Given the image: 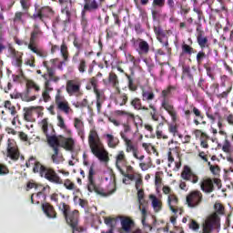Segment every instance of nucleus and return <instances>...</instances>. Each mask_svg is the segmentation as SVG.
I'll return each instance as SVG.
<instances>
[{"instance_id":"f257e3e1","label":"nucleus","mask_w":233,"mask_h":233,"mask_svg":"<svg viewBox=\"0 0 233 233\" xmlns=\"http://www.w3.org/2000/svg\"><path fill=\"white\" fill-rule=\"evenodd\" d=\"M88 145L92 154H94V156H96L99 161L107 163L108 152L105 150V147H103V143H101V139L99 138V135H97L96 130H91L89 132Z\"/></svg>"},{"instance_id":"f03ea898","label":"nucleus","mask_w":233,"mask_h":233,"mask_svg":"<svg viewBox=\"0 0 233 233\" xmlns=\"http://www.w3.org/2000/svg\"><path fill=\"white\" fill-rule=\"evenodd\" d=\"M58 208L66 218L67 225H70L71 228H73V233L83 232V228L77 225L79 223V211L74 210L70 212V206L66 205L65 202H61L58 205Z\"/></svg>"},{"instance_id":"7ed1b4c3","label":"nucleus","mask_w":233,"mask_h":233,"mask_svg":"<svg viewBox=\"0 0 233 233\" xmlns=\"http://www.w3.org/2000/svg\"><path fill=\"white\" fill-rule=\"evenodd\" d=\"M39 126L43 134H45L47 143L53 147V150L59 149V140H57V137H56V131L54 130V126L48 123V118H44Z\"/></svg>"},{"instance_id":"20e7f679","label":"nucleus","mask_w":233,"mask_h":233,"mask_svg":"<svg viewBox=\"0 0 233 233\" xmlns=\"http://www.w3.org/2000/svg\"><path fill=\"white\" fill-rule=\"evenodd\" d=\"M33 172H39L41 177H45L47 181L51 183H56V185H62L63 180L54 169L46 168L41 163L36 162L33 167Z\"/></svg>"},{"instance_id":"39448f33","label":"nucleus","mask_w":233,"mask_h":233,"mask_svg":"<svg viewBox=\"0 0 233 233\" xmlns=\"http://www.w3.org/2000/svg\"><path fill=\"white\" fill-rule=\"evenodd\" d=\"M174 92H176V86H169L161 93V106L167 110L169 116H171L172 119H176L177 116L176 109H174V106L170 102V97Z\"/></svg>"},{"instance_id":"423d86ee","label":"nucleus","mask_w":233,"mask_h":233,"mask_svg":"<svg viewBox=\"0 0 233 233\" xmlns=\"http://www.w3.org/2000/svg\"><path fill=\"white\" fill-rule=\"evenodd\" d=\"M52 17H54V11L49 6H45L35 9L31 19H34V21H41L46 25V28H50L48 26V21H50Z\"/></svg>"},{"instance_id":"0eeeda50","label":"nucleus","mask_w":233,"mask_h":233,"mask_svg":"<svg viewBox=\"0 0 233 233\" xmlns=\"http://www.w3.org/2000/svg\"><path fill=\"white\" fill-rule=\"evenodd\" d=\"M219 230H221L219 218L216 216H211L204 221L201 233H219Z\"/></svg>"},{"instance_id":"6e6552de","label":"nucleus","mask_w":233,"mask_h":233,"mask_svg":"<svg viewBox=\"0 0 233 233\" xmlns=\"http://www.w3.org/2000/svg\"><path fill=\"white\" fill-rule=\"evenodd\" d=\"M44 66L47 68V74L43 75L45 79V86L47 90H54L51 83H57V81H59V77L56 76V70H54V68L46 66V63H44Z\"/></svg>"},{"instance_id":"1a4fd4ad","label":"nucleus","mask_w":233,"mask_h":233,"mask_svg":"<svg viewBox=\"0 0 233 233\" xmlns=\"http://www.w3.org/2000/svg\"><path fill=\"white\" fill-rule=\"evenodd\" d=\"M55 103L56 105V108L60 110V112H64V114H71L72 108L70 107V105L68 104V101L65 96H61V94H57L56 96Z\"/></svg>"},{"instance_id":"9d476101","label":"nucleus","mask_w":233,"mask_h":233,"mask_svg":"<svg viewBox=\"0 0 233 233\" xmlns=\"http://www.w3.org/2000/svg\"><path fill=\"white\" fill-rule=\"evenodd\" d=\"M66 92L69 94V96H76V97L83 96V92L81 91V82L77 80L67 81Z\"/></svg>"},{"instance_id":"9b49d317","label":"nucleus","mask_w":233,"mask_h":233,"mask_svg":"<svg viewBox=\"0 0 233 233\" xmlns=\"http://www.w3.org/2000/svg\"><path fill=\"white\" fill-rule=\"evenodd\" d=\"M41 35V31H33L31 33L30 37V43L28 45L29 50L34 52V54H36V56H39V57H45V54L37 49L35 46V44L37 43V39H39V36Z\"/></svg>"},{"instance_id":"f8f14e48","label":"nucleus","mask_w":233,"mask_h":233,"mask_svg":"<svg viewBox=\"0 0 233 233\" xmlns=\"http://www.w3.org/2000/svg\"><path fill=\"white\" fill-rule=\"evenodd\" d=\"M133 46L139 56H147L150 50V46L148 43L141 38H138L134 41Z\"/></svg>"},{"instance_id":"ddd939ff","label":"nucleus","mask_w":233,"mask_h":233,"mask_svg":"<svg viewBox=\"0 0 233 233\" xmlns=\"http://www.w3.org/2000/svg\"><path fill=\"white\" fill-rule=\"evenodd\" d=\"M201 199H203V194L199 191H193L187 197V203L188 207L194 208V207H198L201 203Z\"/></svg>"},{"instance_id":"4468645a","label":"nucleus","mask_w":233,"mask_h":233,"mask_svg":"<svg viewBox=\"0 0 233 233\" xmlns=\"http://www.w3.org/2000/svg\"><path fill=\"white\" fill-rule=\"evenodd\" d=\"M7 156L12 158L13 161H17V159H19V150H17V146H15V141L14 140L8 139Z\"/></svg>"},{"instance_id":"2eb2a0df","label":"nucleus","mask_w":233,"mask_h":233,"mask_svg":"<svg viewBox=\"0 0 233 233\" xmlns=\"http://www.w3.org/2000/svg\"><path fill=\"white\" fill-rule=\"evenodd\" d=\"M143 190L137 189V198H138V203H139V210L142 214V225L145 227L147 224L145 223V219L147 218V206L145 204V200L143 199Z\"/></svg>"},{"instance_id":"dca6fc26","label":"nucleus","mask_w":233,"mask_h":233,"mask_svg":"<svg viewBox=\"0 0 233 233\" xmlns=\"http://www.w3.org/2000/svg\"><path fill=\"white\" fill-rule=\"evenodd\" d=\"M73 125L82 141L85 140V122H83V119L75 117L73 119Z\"/></svg>"},{"instance_id":"f3484780","label":"nucleus","mask_w":233,"mask_h":233,"mask_svg":"<svg viewBox=\"0 0 233 233\" xmlns=\"http://www.w3.org/2000/svg\"><path fill=\"white\" fill-rule=\"evenodd\" d=\"M116 159V168L119 170L121 174H125V170L123 169V167H127V157H125V152H118Z\"/></svg>"},{"instance_id":"a211bd4d","label":"nucleus","mask_w":233,"mask_h":233,"mask_svg":"<svg viewBox=\"0 0 233 233\" xmlns=\"http://www.w3.org/2000/svg\"><path fill=\"white\" fill-rule=\"evenodd\" d=\"M167 202L168 207L173 214H177V212H179V214L183 213V210L177 208V197L176 195L170 194L168 196Z\"/></svg>"},{"instance_id":"6ab92c4d","label":"nucleus","mask_w":233,"mask_h":233,"mask_svg":"<svg viewBox=\"0 0 233 233\" xmlns=\"http://www.w3.org/2000/svg\"><path fill=\"white\" fill-rule=\"evenodd\" d=\"M94 166H91L88 173L87 189L90 192H96V194H99V189L97 188V186H96V182H94Z\"/></svg>"},{"instance_id":"aec40b11","label":"nucleus","mask_w":233,"mask_h":233,"mask_svg":"<svg viewBox=\"0 0 233 233\" xmlns=\"http://www.w3.org/2000/svg\"><path fill=\"white\" fill-rule=\"evenodd\" d=\"M156 35L157 39L163 44L167 49H168V31L167 30H157Z\"/></svg>"},{"instance_id":"412c9836","label":"nucleus","mask_w":233,"mask_h":233,"mask_svg":"<svg viewBox=\"0 0 233 233\" xmlns=\"http://www.w3.org/2000/svg\"><path fill=\"white\" fill-rule=\"evenodd\" d=\"M60 5L63 6L62 14H66V21H70V16L72 15V1L68 0H59Z\"/></svg>"},{"instance_id":"4be33fe9","label":"nucleus","mask_w":233,"mask_h":233,"mask_svg":"<svg viewBox=\"0 0 233 233\" xmlns=\"http://www.w3.org/2000/svg\"><path fill=\"white\" fill-rule=\"evenodd\" d=\"M181 177H183L186 181H191V183H198V176L194 175L190 170V167L187 166L184 167Z\"/></svg>"},{"instance_id":"5701e85b","label":"nucleus","mask_w":233,"mask_h":233,"mask_svg":"<svg viewBox=\"0 0 233 233\" xmlns=\"http://www.w3.org/2000/svg\"><path fill=\"white\" fill-rule=\"evenodd\" d=\"M85 3L84 10L82 11L83 15H85L86 12H96V10L99 9L97 0H86Z\"/></svg>"},{"instance_id":"b1692460","label":"nucleus","mask_w":233,"mask_h":233,"mask_svg":"<svg viewBox=\"0 0 233 233\" xmlns=\"http://www.w3.org/2000/svg\"><path fill=\"white\" fill-rule=\"evenodd\" d=\"M42 208L44 210V213L49 219H55V218H57V213H56V209H54V207L48 203L43 204Z\"/></svg>"},{"instance_id":"393cba45","label":"nucleus","mask_w":233,"mask_h":233,"mask_svg":"<svg viewBox=\"0 0 233 233\" xmlns=\"http://www.w3.org/2000/svg\"><path fill=\"white\" fill-rule=\"evenodd\" d=\"M200 188L203 192H206V194H210L214 192V182L212 179H206L201 182Z\"/></svg>"},{"instance_id":"a878e982","label":"nucleus","mask_w":233,"mask_h":233,"mask_svg":"<svg viewBox=\"0 0 233 233\" xmlns=\"http://www.w3.org/2000/svg\"><path fill=\"white\" fill-rule=\"evenodd\" d=\"M155 98H156V95L154 94V91H152V89L142 90L143 101H147V103H150V101H154Z\"/></svg>"},{"instance_id":"bb28decb","label":"nucleus","mask_w":233,"mask_h":233,"mask_svg":"<svg viewBox=\"0 0 233 233\" xmlns=\"http://www.w3.org/2000/svg\"><path fill=\"white\" fill-rule=\"evenodd\" d=\"M106 137L107 145L110 148H116V147L119 145V139L114 137V135L107 134L106 135Z\"/></svg>"},{"instance_id":"cd10ccee","label":"nucleus","mask_w":233,"mask_h":233,"mask_svg":"<svg viewBox=\"0 0 233 233\" xmlns=\"http://www.w3.org/2000/svg\"><path fill=\"white\" fill-rule=\"evenodd\" d=\"M198 43L201 48H205L207 46V44L208 43V38L205 35L203 31H199L198 33Z\"/></svg>"},{"instance_id":"c85d7f7f","label":"nucleus","mask_w":233,"mask_h":233,"mask_svg":"<svg viewBox=\"0 0 233 233\" xmlns=\"http://www.w3.org/2000/svg\"><path fill=\"white\" fill-rule=\"evenodd\" d=\"M134 225V222L130 220V218H122L121 219V227L122 230L124 232H130L132 230V226Z\"/></svg>"},{"instance_id":"c756f323","label":"nucleus","mask_w":233,"mask_h":233,"mask_svg":"<svg viewBox=\"0 0 233 233\" xmlns=\"http://www.w3.org/2000/svg\"><path fill=\"white\" fill-rule=\"evenodd\" d=\"M54 154L51 157L53 163L59 165V163H63L65 159L63 158V154L59 153V149H54Z\"/></svg>"},{"instance_id":"7c9ffc66","label":"nucleus","mask_w":233,"mask_h":233,"mask_svg":"<svg viewBox=\"0 0 233 233\" xmlns=\"http://www.w3.org/2000/svg\"><path fill=\"white\" fill-rule=\"evenodd\" d=\"M57 119H58L57 127H60L61 129L64 130V132H66V134L70 136L72 134V130H70L68 127H66V124H65V119H63V116H58Z\"/></svg>"},{"instance_id":"2f4dec72","label":"nucleus","mask_w":233,"mask_h":233,"mask_svg":"<svg viewBox=\"0 0 233 233\" xmlns=\"http://www.w3.org/2000/svg\"><path fill=\"white\" fill-rule=\"evenodd\" d=\"M122 139L126 143L127 147V152H135L136 147H134V144H132V140L128 139V137L125 136V134L122 133Z\"/></svg>"},{"instance_id":"473e14b6","label":"nucleus","mask_w":233,"mask_h":233,"mask_svg":"<svg viewBox=\"0 0 233 233\" xmlns=\"http://www.w3.org/2000/svg\"><path fill=\"white\" fill-rule=\"evenodd\" d=\"M127 172L124 171V174H122V176H124V177H127V179H130V181H134V179H136V175L132 174L134 168L131 166H124Z\"/></svg>"},{"instance_id":"72a5a7b5","label":"nucleus","mask_w":233,"mask_h":233,"mask_svg":"<svg viewBox=\"0 0 233 233\" xmlns=\"http://www.w3.org/2000/svg\"><path fill=\"white\" fill-rule=\"evenodd\" d=\"M37 194H36V198H38V199H40V198H43L44 199H46V192H50V187L46 186V187H39Z\"/></svg>"},{"instance_id":"f704fd0d","label":"nucleus","mask_w":233,"mask_h":233,"mask_svg":"<svg viewBox=\"0 0 233 233\" xmlns=\"http://www.w3.org/2000/svg\"><path fill=\"white\" fill-rule=\"evenodd\" d=\"M150 198L152 199V207L155 212H159L161 210V201L154 195H151Z\"/></svg>"},{"instance_id":"c9c22d12","label":"nucleus","mask_w":233,"mask_h":233,"mask_svg":"<svg viewBox=\"0 0 233 233\" xmlns=\"http://www.w3.org/2000/svg\"><path fill=\"white\" fill-rule=\"evenodd\" d=\"M34 111V107H25L24 108V119L25 121H32V112Z\"/></svg>"},{"instance_id":"e433bc0d","label":"nucleus","mask_w":233,"mask_h":233,"mask_svg":"<svg viewBox=\"0 0 233 233\" xmlns=\"http://www.w3.org/2000/svg\"><path fill=\"white\" fill-rule=\"evenodd\" d=\"M109 83L112 86H117L119 85V80H117V75L115 73L109 74Z\"/></svg>"},{"instance_id":"4c0bfd02","label":"nucleus","mask_w":233,"mask_h":233,"mask_svg":"<svg viewBox=\"0 0 233 233\" xmlns=\"http://www.w3.org/2000/svg\"><path fill=\"white\" fill-rule=\"evenodd\" d=\"M21 6L24 12H28L30 6H32V0H20Z\"/></svg>"},{"instance_id":"58836bf2","label":"nucleus","mask_w":233,"mask_h":233,"mask_svg":"<svg viewBox=\"0 0 233 233\" xmlns=\"http://www.w3.org/2000/svg\"><path fill=\"white\" fill-rule=\"evenodd\" d=\"M25 15V13L23 12H17L15 15L14 23L15 25H17L19 23L20 25H23V16Z\"/></svg>"},{"instance_id":"ea45409f","label":"nucleus","mask_w":233,"mask_h":233,"mask_svg":"<svg viewBox=\"0 0 233 233\" xmlns=\"http://www.w3.org/2000/svg\"><path fill=\"white\" fill-rule=\"evenodd\" d=\"M127 77L129 90H132V92H136V90H137V86H136L134 84V78L128 75H127Z\"/></svg>"},{"instance_id":"a19ab883","label":"nucleus","mask_w":233,"mask_h":233,"mask_svg":"<svg viewBox=\"0 0 233 233\" xmlns=\"http://www.w3.org/2000/svg\"><path fill=\"white\" fill-rule=\"evenodd\" d=\"M230 148H232V145L230 144V141L226 139L222 146V150L223 152H226V154H230L231 152Z\"/></svg>"},{"instance_id":"79ce46f5","label":"nucleus","mask_w":233,"mask_h":233,"mask_svg":"<svg viewBox=\"0 0 233 233\" xmlns=\"http://www.w3.org/2000/svg\"><path fill=\"white\" fill-rule=\"evenodd\" d=\"M64 143L67 148V150H74V145H75V142L72 138H65L64 139Z\"/></svg>"},{"instance_id":"37998d69","label":"nucleus","mask_w":233,"mask_h":233,"mask_svg":"<svg viewBox=\"0 0 233 233\" xmlns=\"http://www.w3.org/2000/svg\"><path fill=\"white\" fill-rule=\"evenodd\" d=\"M131 105H132V106H133L136 110H141V108H142L141 99H139V98H134V99L131 101Z\"/></svg>"},{"instance_id":"c03bdc74","label":"nucleus","mask_w":233,"mask_h":233,"mask_svg":"<svg viewBox=\"0 0 233 233\" xmlns=\"http://www.w3.org/2000/svg\"><path fill=\"white\" fill-rule=\"evenodd\" d=\"M149 108H151V117L154 121H157L159 119V116H157V110L156 109V106L154 105H149Z\"/></svg>"},{"instance_id":"a18cd8bd","label":"nucleus","mask_w":233,"mask_h":233,"mask_svg":"<svg viewBox=\"0 0 233 233\" xmlns=\"http://www.w3.org/2000/svg\"><path fill=\"white\" fill-rule=\"evenodd\" d=\"M5 108H8L11 112V116H15L17 114V111H15V106H12V103L10 101H5Z\"/></svg>"},{"instance_id":"49530a36","label":"nucleus","mask_w":233,"mask_h":233,"mask_svg":"<svg viewBox=\"0 0 233 233\" xmlns=\"http://www.w3.org/2000/svg\"><path fill=\"white\" fill-rule=\"evenodd\" d=\"M64 187H66L67 190H76V185L69 179L65 180Z\"/></svg>"},{"instance_id":"de8ad7c7","label":"nucleus","mask_w":233,"mask_h":233,"mask_svg":"<svg viewBox=\"0 0 233 233\" xmlns=\"http://www.w3.org/2000/svg\"><path fill=\"white\" fill-rule=\"evenodd\" d=\"M152 6L154 8H156V6L163 8V6H165V0H153Z\"/></svg>"},{"instance_id":"09e8293b","label":"nucleus","mask_w":233,"mask_h":233,"mask_svg":"<svg viewBox=\"0 0 233 233\" xmlns=\"http://www.w3.org/2000/svg\"><path fill=\"white\" fill-rule=\"evenodd\" d=\"M13 65L17 66V68H21V65H23V61L21 60V56H16L14 57Z\"/></svg>"},{"instance_id":"8fccbe9b","label":"nucleus","mask_w":233,"mask_h":233,"mask_svg":"<svg viewBox=\"0 0 233 233\" xmlns=\"http://www.w3.org/2000/svg\"><path fill=\"white\" fill-rule=\"evenodd\" d=\"M45 88H46V91L43 92L42 96H43L44 101L47 103V101H50V94H48V92H52V90H48L46 86H45Z\"/></svg>"},{"instance_id":"3c124183","label":"nucleus","mask_w":233,"mask_h":233,"mask_svg":"<svg viewBox=\"0 0 233 233\" xmlns=\"http://www.w3.org/2000/svg\"><path fill=\"white\" fill-rule=\"evenodd\" d=\"M189 228H191V230H194L195 232H198V230H199V224H198L196 220H191L189 224Z\"/></svg>"},{"instance_id":"603ef678","label":"nucleus","mask_w":233,"mask_h":233,"mask_svg":"<svg viewBox=\"0 0 233 233\" xmlns=\"http://www.w3.org/2000/svg\"><path fill=\"white\" fill-rule=\"evenodd\" d=\"M26 86H27V88H35V92H39L40 90L37 84L35 83L34 81H28Z\"/></svg>"},{"instance_id":"864d4df0","label":"nucleus","mask_w":233,"mask_h":233,"mask_svg":"<svg viewBox=\"0 0 233 233\" xmlns=\"http://www.w3.org/2000/svg\"><path fill=\"white\" fill-rule=\"evenodd\" d=\"M207 57V55L204 52H198L197 55V61L198 65H201L203 62L204 58Z\"/></svg>"},{"instance_id":"5fc2aeb1","label":"nucleus","mask_w":233,"mask_h":233,"mask_svg":"<svg viewBox=\"0 0 233 233\" xmlns=\"http://www.w3.org/2000/svg\"><path fill=\"white\" fill-rule=\"evenodd\" d=\"M85 68H86V62L85 60H81L78 66V70L81 74H85Z\"/></svg>"},{"instance_id":"6e6d98bb","label":"nucleus","mask_w":233,"mask_h":233,"mask_svg":"<svg viewBox=\"0 0 233 233\" xmlns=\"http://www.w3.org/2000/svg\"><path fill=\"white\" fill-rule=\"evenodd\" d=\"M193 12L198 14V18L199 21H201V19H203V11L201 10V8L194 7Z\"/></svg>"},{"instance_id":"4d7b16f0","label":"nucleus","mask_w":233,"mask_h":233,"mask_svg":"<svg viewBox=\"0 0 233 233\" xmlns=\"http://www.w3.org/2000/svg\"><path fill=\"white\" fill-rule=\"evenodd\" d=\"M8 167L4 164H0V176H6L8 174Z\"/></svg>"},{"instance_id":"13d9d810","label":"nucleus","mask_w":233,"mask_h":233,"mask_svg":"<svg viewBox=\"0 0 233 233\" xmlns=\"http://www.w3.org/2000/svg\"><path fill=\"white\" fill-rule=\"evenodd\" d=\"M37 161L35 160V158L34 157H31L26 162L25 166L27 167V168H30V167H34Z\"/></svg>"},{"instance_id":"bf43d9fd","label":"nucleus","mask_w":233,"mask_h":233,"mask_svg":"<svg viewBox=\"0 0 233 233\" xmlns=\"http://www.w3.org/2000/svg\"><path fill=\"white\" fill-rule=\"evenodd\" d=\"M182 52L184 54H192V47H190V46L185 44L182 46Z\"/></svg>"},{"instance_id":"052dcab7","label":"nucleus","mask_w":233,"mask_h":233,"mask_svg":"<svg viewBox=\"0 0 233 233\" xmlns=\"http://www.w3.org/2000/svg\"><path fill=\"white\" fill-rule=\"evenodd\" d=\"M169 132H171V134H173L174 136H178V137H183L182 135H180L179 133H177V127H176V126H171L169 127Z\"/></svg>"},{"instance_id":"680f3d73","label":"nucleus","mask_w":233,"mask_h":233,"mask_svg":"<svg viewBox=\"0 0 233 233\" xmlns=\"http://www.w3.org/2000/svg\"><path fill=\"white\" fill-rule=\"evenodd\" d=\"M96 103L103 104V101H104L103 93L96 90Z\"/></svg>"},{"instance_id":"e2e57ef3","label":"nucleus","mask_w":233,"mask_h":233,"mask_svg":"<svg viewBox=\"0 0 233 233\" xmlns=\"http://www.w3.org/2000/svg\"><path fill=\"white\" fill-rule=\"evenodd\" d=\"M73 43H74V46H76V48H77V50H81V48H83V44H81V42H79V39L77 37H75Z\"/></svg>"},{"instance_id":"0e129e2a","label":"nucleus","mask_w":233,"mask_h":233,"mask_svg":"<svg viewBox=\"0 0 233 233\" xmlns=\"http://www.w3.org/2000/svg\"><path fill=\"white\" fill-rule=\"evenodd\" d=\"M27 188H35V190H38V188H42V186H37V184H35L32 181H29L27 183Z\"/></svg>"},{"instance_id":"69168bd1","label":"nucleus","mask_w":233,"mask_h":233,"mask_svg":"<svg viewBox=\"0 0 233 233\" xmlns=\"http://www.w3.org/2000/svg\"><path fill=\"white\" fill-rule=\"evenodd\" d=\"M105 223H106V225H107L108 227H111V228H114V218H105Z\"/></svg>"},{"instance_id":"338daca9","label":"nucleus","mask_w":233,"mask_h":233,"mask_svg":"<svg viewBox=\"0 0 233 233\" xmlns=\"http://www.w3.org/2000/svg\"><path fill=\"white\" fill-rule=\"evenodd\" d=\"M22 99L23 101L30 102V101H35L36 97L35 96H28V95H25V96H22Z\"/></svg>"},{"instance_id":"774afa93","label":"nucleus","mask_w":233,"mask_h":233,"mask_svg":"<svg viewBox=\"0 0 233 233\" xmlns=\"http://www.w3.org/2000/svg\"><path fill=\"white\" fill-rule=\"evenodd\" d=\"M215 210H217L218 214H223V206L219 202H217L215 204Z\"/></svg>"}]
</instances>
